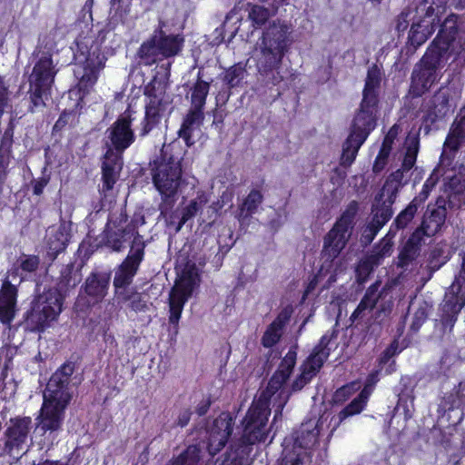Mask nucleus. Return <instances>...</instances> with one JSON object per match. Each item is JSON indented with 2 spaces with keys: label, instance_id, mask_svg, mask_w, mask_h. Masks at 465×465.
<instances>
[{
  "label": "nucleus",
  "instance_id": "obj_4",
  "mask_svg": "<svg viewBox=\"0 0 465 465\" xmlns=\"http://www.w3.org/2000/svg\"><path fill=\"white\" fill-rule=\"evenodd\" d=\"M447 0H424L415 8H408L398 17L397 29L404 31L411 23L409 40L420 46L426 42L440 24Z\"/></svg>",
  "mask_w": 465,
  "mask_h": 465
},
{
  "label": "nucleus",
  "instance_id": "obj_21",
  "mask_svg": "<svg viewBox=\"0 0 465 465\" xmlns=\"http://www.w3.org/2000/svg\"><path fill=\"white\" fill-rule=\"evenodd\" d=\"M203 119L204 114L202 110L189 109L178 132L179 136L184 140L187 146L194 144L196 138L201 135Z\"/></svg>",
  "mask_w": 465,
  "mask_h": 465
},
{
  "label": "nucleus",
  "instance_id": "obj_63",
  "mask_svg": "<svg viewBox=\"0 0 465 465\" xmlns=\"http://www.w3.org/2000/svg\"><path fill=\"white\" fill-rule=\"evenodd\" d=\"M386 163H387V160H384L381 157H379L377 155V157L375 159V162H374V164H373V172L374 173H380L381 171L383 170V168L385 167Z\"/></svg>",
  "mask_w": 465,
  "mask_h": 465
},
{
  "label": "nucleus",
  "instance_id": "obj_40",
  "mask_svg": "<svg viewBox=\"0 0 465 465\" xmlns=\"http://www.w3.org/2000/svg\"><path fill=\"white\" fill-rule=\"evenodd\" d=\"M436 70L422 66L420 70H415L412 74V82L416 85H420L421 89L427 90L436 81Z\"/></svg>",
  "mask_w": 465,
  "mask_h": 465
},
{
  "label": "nucleus",
  "instance_id": "obj_34",
  "mask_svg": "<svg viewBox=\"0 0 465 465\" xmlns=\"http://www.w3.org/2000/svg\"><path fill=\"white\" fill-rule=\"evenodd\" d=\"M139 57L145 65H151L161 60V51L156 41V36L151 40L144 42L139 49Z\"/></svg>",
  "mask_w": 465,
  "mask_h": 465
},
{
  "label": "nucleus",
  "instance_id": "obj_62",
  "mask_svg": "<svg viewBox=\"0 0 465 465\" xmlns=\"http://www.w3.org/2000/svg\"><path fill=\"white\" fill-rule=\"evenodd\" d=\"M7 165H8V163H7L6 157L0 154V183L3 182V180L5 176Z\"/></svg>",
  "mask_w": 465,
  "mask_h": 465
},
{
  "label": "nucleus",
  "instance_id": "obj_52",
  "mask_svg": "<svg viewBox=\"0 0 465 465\" xmlns=\"http://www.w3.org/2000/svg\"><path fill=\"white\" fill-rule=\"evenodd\" d=\"M438 182V177L432 173L425 182V183L423 184V187H422V190L421 192L420 193V194L416 197L418 199V205L424 202L430 190L435 186V184L437 183Z\"/></svg>",
  "mask_w": 465,
  "mask_h": 465
},
{
  "label": "nucleus",
  "instance_id": "obj_51",
  "mask_svg": "<svg viewBox=\"0 0 465 465\" xmlns=\"http://www.w3.org/2000/svg\"><path fill=\"white\" fill-rule=\"evenodd\" d=\"M463 141L464 140L462 138L457 137L456 135H453V134L450 132L443 144L442 154L447 155L449 153L448 151H450V153L457 151Z\"/></svg>",
  "mask_w": 465,
  "mask_h": 465
},
{
  "label": "nucleus",
  "instance_id": "obj_64",
  "mask_svg": "<svg viewBox=\"0 0 465 465\" xmlns=\"http://www.w3.org/2000/svg\"><path fill=\"white\" fill-rule=\"evenodd\" d=\"M391 151V147H388V145L382 144L381 148L378 153V156L381 157L384 160H388Z\"/></svg>",
  "mask_w": 465,
  "mask_h": 465
},
{
  "label": "nucleus",
  "instance_id": "obj_60",
  "mask_svg": "<svg viewBox=\"0 0 465 465\" xmlns=\"http://www.w3.org/2000/svg\"><path fill=\"white\" fill-rule=\"evenodd\" d=\"M191 411L190 410H183L180 412L178 419H177V425L181 427H184L188 424L190 419H191Z\"/></svg>",
  "mask_w": 465,
  "mask_h": 465
},
{
  "label": "nucleus",
  "instance_id": "obj_56",
  "mask_svg": "<svg viewBox=\"0 0 465 465\" xmlns=\"http://www.w3.org/2000/svg\"><path fill=\"white\" fill-rule=\"evenodd\" d=\"M401 132V128L398 124H394L391 127L388 134H386L382 144L388 145V147L392 146V143H394V140L397 138L398 134Z\"/></svg>",
  "mask_w": 465,
  "mask_h": 465
},
{
  "label": "nucleus",
  "instance_id": "obj_27",
  "mask_svg": "<svg viewBox=\"0 0 465 465\" xmlns=\"http://www.w3.org/2000/svg\"><path fill=\"white\" fill-rule=\"evenodd\" d=\"M122 169V158L112 150H107L103 163V191L113 189Z\"/></svg>",
  "mask_w": 465,
  "mask_h": 465
},
{
  "label": "nucleus",
  "instance_id": "obj_48",
  "mask_svg": "<svg viewBox=\"0 0 465 465\" xmlns=\"http://www.w3.org/2000/svg\"><path fill=\"white\" fill-rule=\"evenodd\" d=\"M420 250L416 246L406 242L399 254L398 266L404 267L411 262L419 254Z\"/></svg>",
  "mask_w": 465,
  "mask_h": 465
},
{
  "label": "nucleus",
  "instance_id": "obj_17",
  "mask_svg": "<svg viewBox=\"0 0 465 465\" xmlns=\"http://www.w3.org/2000/svg\"><path fill=\"white\" fill-rule=\"evenodd\" d=\"M232 417L228 412L221 413L206 430L207 450L211 456L218 453L226 444L232 431Z\"/></svg>",
  "mask_w": 465,
  "mask_h": 465
},
{
  "label": "nucleus",
  "instance_id": "obj_20",
  "mask_svg": "<svg viewBox=\"0 0 465 465\" xmlns=\"http://www.w3.org/2000/svg\"><path fill=\"white\" fill-rule=\"evenodd\" d=\"M70 224L61 223L50 226L45 233V244L48 249V255L54 260L57 254L63 252L69 241Z\"/></svg>",
  "mask_w": 465,
  "mask_h": 465
},
{
  "label": "nucleus",
  "instance_id": "obj_28",
  "mask_svg": "<svg viewBox=\"0 0 465 465\" xmlns=\"http://www.w3.org/2000/svg\"><path fill=\"white\" fill-rule=\"evenodd\" d=\"M380 285L381 283L376 282L367 289L363 298L350 317L351 322H354L365 319L376 306L378 298L383 297V293H378Z\"/></svg>",
  "mask_w": 465,
  "mask_h": 465
},
{
  "label": "nucleus",
  "instance_id": "obj_43",
  "mask_svg": "<svg viewBox=\"0 0 465 465\" xmlns=\"http://www.w3.org/2000/svg\"><path fill=\"white\" fill-rule=\"evenodd\" d=\"M378 293H383V297L378 298L375 320L382 321L383 317L388 316L391 311L393 305L392 296L390 295L386 288H383L381 291L378 290Z\"/></svg>",
  "mask_w": 465,
  "mask_h": 465
},
{
  "label": "nucleus",
  "instance_id": "obj_42",
  "mask_svg": "<svg viewBox=\"0 0 465 465\" xmlns=\"http://www.w3.org/2000/svg\"><path fill=\"white\" fill-rule=\"evenodd\" d=\"M206 203L207 199L204 194L198 195L197 198L192 200L189 204L183 209L181 221L176 231H180L183 225L188 220L192 219Z\"/></svg>",
  "mask_w": 465,
  "mask_h": 465
},
{
  "label": "nucleus",
  "instance_id": "obj_23",
  "mask_svg": "<svg viewBox=\"0 0 465 465\" xmlns=\"http://www.w3.org/2000/svg\"><path fill=\"white\" fill-rule=\"evenodd\" d=\"M374 374H372L369 380V383L365 386V388L360 392V394L353 399L351 403H349L343 410H341L337 418H331L329 422H333V426L330 431V436L336 430V429L340 426V424L347 418L359 414L362 411L364 407L367 404L369 396L371 394V390L368 388L370 383L373 381Z\"/></svg>",
  "mask_w": 465,
  "mask_h": 465
},
{
  "label": "nucleus",
  "instance_id": "obj_33",
  "mask_svg": "<svg viewBox=\"0 0 465 465\" xmlns=\"http://www.w3.org/2000/svg\"><path fill=\"white\" fill-rule=\"evenodd\" d=\"M262 200L263 196L260 191L252 190L240 206L239 213L236 216L238 221L243 223L248 220V218L257 211Z\"/></svg>",
  "mask_w": 465,
  "mask_h": 465
},
{
  "label": "nucleus",
  "instance_id": "obj_24",
  "mask_svg": "<svg viewBox=\"0 0 465 465\" xmlns=\"http://www.w3.org/2000/svg\"><path fill=\"white\" fill-rule=\"evenodd\" d=\"M392 209L374 202L372 219L362 232V239L366 243L371 242L378 232L392 216Z\"/></svg>",
  "mask_w": 465,
  "mask_h": 465
},
{
  "label": "nucleus",
  "instance_id": "obj_9",
  "mask_svg": "<svg viewBox=\"0 0 465 465\" xmlns=\"http://www.w3.org/2000/svg\"><path fill=\"white\" fill-rule=\"evenodd\" d=\"M200 285V275L194 264L185 266L169 293V322L177 325L183 306Z\"/></svg>",
  "mask_w": 465,
  "mask_h": 465
},
{
  "label": "nucleus",
  "instance_id": "obj_45",
  "mask_svg": "<svg viewBox=\"0 0 465 465\" xmlns=\"http://www.w3.org/2000/svg\"><path fill=\"white\" fill-rule=\"evenodd\" d=\"M200 457V450L197 446H190L177 459L169 465H197Z\"/></svg>",
  "mask_w": 465,
  "mask_h": 465
},
{
  "label": "nucleus",
  "instance_id": "obj_5",
  "mask_svg": "<svg viewBox=\"0 0 465 465\" xmlns=\"http://www.w3.org/2000/svg\"><path fill=\"white\" fill-rule=\"evenodd\" d=\"M290 27L280 21L273 22L264 30L256 44L255 60L262 74H268L281 66L291 45Z\"/></svg>",
  "mask_w": 465,
  "mask_h": 465
},
{
  "label": "nucleus",
  "instance_id": "obj_11",
  "mask_svg": "<svg viewBox=\"0 0 465 465\" xmlns=\"http://www.w3.org/2000/svg\"><path fill=\"white\" fill-rule=\"evenodd\" d=\"M62 300L56 289H49L35 298L26 316V323L32 331H43L57 319L62 312Z\"/></svg>",
  "mask_w": 465,
  "mask_h": 465
},
{
  "label": "nucleus",
  "instance_id": "obj_2",
  "mask_svg": "<svg viewBox=\"0 0 465 465\" xmlns=\"http://www.w3.org/2000/svg\"><path fill=\"white\" fill-rule=\"evenodd\" d=\"M107 245L114 252H121L124 249V242L127 238L134 236L129 253L125 260L115 271L114 286L116 289L129 285L135 275L144 255V242L140 236L135 226L127 223V216L123 213L118 215H112L106 225Z\"/></svg>",
  "mask_w": 465,
  "mask_h": 465
},
{
  "label": "nucleus",
  "instance_id": "obj_58",
  "mask_svg": "<svg viewBox=\"0 0 465 465\" xmlns=\"http://www.w3.org/2000/svg\"><path fill=\"white\" fill-rule=\"evenodd\" d=\"M374 266H377V264L371 262L370 257H368L365 261H362L359 264L358 269H357L359 277H361L362 274H364V275L369 274L373 270Z\"/></svg>",
  "mask_w": 465,
  "mask_h": 465
},
{
  "label": "nucleus",
  "instance_id": "obj_49",
  "mask_svg": "<svg viewBox=\"0 0 465 465\" xmlns=\"http://www.w3.org/2000/svg\"><path fill=\"white\" fill-rule=\"evenodd\" d=\"M361 385L359 382H351L345 386H342L339 390L336 391L333 396V401L335 403H342L347 401L353 393H355L358 390H360Z\"/></svg>",
  "mask_w": 465,
  "mask_h": 465
},
{
  "label": "nucleus",
  "instance_id": "obj_53",
  "mask_svg": "<svg viewBox=\"0 0 465 465\" xmlns=\"http://www.w3.org/2000/svg\"><path fill=\"white\" fill-rule=\"evenodd\" d=\"M391 359H392V356H391L390 354H387L386 351H383V353L381 354V356L380 358L379 370L377 371V372H379V371L381 372L384 371V372L386 374L391 373L394 371V368H393L394 361H391Z\"/></svg>",
  "mask_w": 465,
  "mask_h": 465
},
{
  "label": "nucleus",
  "instance_id": "obj_32",
  "mask_svg": "<svg viewBox=\"0 0 465 465\" xmlns=\"http://www.w3.org/2000/svg\"><path fill=\"white\" fill-rule=\"evenodd\" d=\"M446 210L444 208L433 209L429 215H425L421 229L426 236H433L444 225Z\"/></svg>",
  "mask_w": 465,
  "mask_h": 465
},
{
  "label": "nucleus",
  "instance_id": "obj_7",
  "mask_svg": "<svg viewBox=\"0 0 465 465\" xmlns=\"http://www.w3.org/2000/svg\"><path fill=\"white\" fill-rule=\"evenodd\" d=\"M331 425L329 415H322L318 420L302 423L293 436L292 446L284 448L285 465H311L312 450L318 442L320 434Z\"/></svg>",
  "mask_w": 465,
  "mask_h": 465
},
{
  "label": "nucleus",
  "instance_id": "obj_6",
  "mask_svg": "<svg viewBox=\"0 0 465 465\" xmlns=\"http://www.w3.org/2000/svg\"><path fill=\"white\" fill-rule=\"evenodd\" d=\"M182 152L178 144L163 145L159 159L153 162V182L164 201L173 197L182 181Z\"/></svg>",
  "mask_w": 465,
  "mask_h": 465
},
{
  "label": "nucleus",
  "instance_id": "obj_47",
  "mask_svg": "<svg viewBox=\"0 0 465 465\" xmlns=\"http://www.w3.org/2000/svg\"><path fill=\"white\" fill-rule=\"evenodd\" d=\"M17 269H21L25 272H35L40 264V259L36 255L22 254L17 262Z\"/></svg>",
  "mask_w": 465,
  "mask_h": 465
},
{
  "label": "nucleus",
  "instance_id": "obj_44",
  "mask_svg": "<svg viewBox=\"0 0 465 465\" xmlns=\"http://www.w3.org/2000/svg\"><path fill=\"white\" fill-rule=\"evenodd\" d=\"M418 210V199L414 198L410 204L401 211L396 217L394 223L398 229L405 228L408 223L413 219Z\"/></svg>",
  "mask_w": 465,
  "mask_h": 465
},
{
  "label": "nucleus",
  "instance_id": "obj_3",
  "mask_svg": "<svg viewBox=\"0 0 465 465\" xmlns=\"http://www.w3.org/2000/svg\"><path fill=\"white\" fill-rule=\"evenodd\" d=\"M74 370L72 363H65L49 379L37 417V428L40 430L54 432L61 429L65 410L73 397L69 384Z\"/></svg>",
  "mask_w": 465,
  "mask_h": 465
},
{
  "label": "nucleus",
  "instance_id": "obj_57",
  "mask_svg": "<svg viewBox=\"0 0 465 465\" xmlns=\"http://www.w3.org/2000/svg\"><path fill=\"white\" fill-rule=\"evenodd\" d=\"M423 236L426 235L425 233H423V230L420 227L411 234L407 242L411 244L412 246H416L420 250V246L423 242Z\"/></svg>",
  "mask_w": 465,
  "mask_h": 465
},
{
  "label": "nucleus",
  "instance_id": "obj_35",
  "mask_svg": "<svg viewBox=\"0 0 465 465\" xmlns=\"http://www.w3.org/2000/svg\"><path fill=\"white\" fill-rule=\"evenodd\" d=\"M156 41L158 43L162 57H170L177 54L183 45V39L178 35L156 36Z\"/></svg>",
  "mask_w": 465,
  "mask_h": 465
},
{
  "label": "nucleus",
  "instance_id": "obj_13",
  "mask_svg": "<svg viewBox=\"0 0 465 465\" xmlns=\"http://www.w3.org/2000/svg\"><path fill=\"white\" fill-rule=\"evenodd\" d=\"M146 105L145 116L143 122L141 135L144 136L155 127L168 106L172 99L166 92V84L161 81L153 80L145 88Z\"/></svg>",
  "mask_w": 465,
  "mask_h": 465
},
{
  "label": "nucleus",
  "instance_id": "obj_19",
  "mask_svg": "<svg viewBox=\"0 0 465 465\" xmlns=\"http://www.w3.org/2000/svg\"><path fill=\"white\" fill-rule=\"evenodd\" d=\"M377 104L371 102L361 101L359 110L357 111L351 134L352 137L360 138V141H365L371 132L376 126Z\"/></svg>",
  "mask_w": 465,
  "mask_h": 465
},
{
  "label": "nucleus",
  "instance_id": "obj_38",
  "mask_svg": "<svg viewBox=\"0 0 465 465\" xmlns=\"http://www.w3.org/2000/svg\"><path fill=\"white\" fill-rule=\"evenodd\" d=\"M364 142L365 141H360V138L352 137L351 134L349 135L343 144V151L341 159L342 165H351L360 147Z\"/></svg>",
  "mask_w": 465,
  "mask_h": 465
},
{
  "label": "nucleus",
  "instance_id": "obj_8",
  "mask_svg": "<svg viewBox=\"0 0 465 465\" xmlns=\"http://www.w3.org/2000/svg\"><path fill=\"white\" fill-rule=\"evenodd\" d=\"M74 54L76 68L74 74L79 78V89L88 92L96 83L100 72L104 68L106 58L98 45L92 40L77 43Z\"/></svg>",
  "mask_w": 465,
  "mask_h": 465
},
{
  "label": "nucleus",
  "instance_id": "obj_61",
  "mask_svg": "<svg viewBox=\"0 0 465 465\" xmlns=\"http://www.w3.org/2000/svg\"><path fill=\"white\" fill-rule=\"evenodd\" d=\"M130 300L131 307L133 310L141 311L143 308L144 304L142 303V300L139 294H134L133 296L130 297Z\"/></svg>",
  "mask_w": 465,
  "mask_h": 465
},
{
  "label": "nucleus",
  "instance_id": "obj_37",
  "mask_svg": "<svg viewBox=\"0 0 465 465\" xmlns=\"http://www.w3.org/2000/svg\"><path fill=\"white\" fill-rule=\"evenodd\" d=\"M393 252V242L389 235L385 236L378 245H376L370 257V262L379 265L384 258L390 257Z\"/></svg>",
  "mask_w": 465,
  "mask_h": 465
},
{
  "label": "nucleus",
  "instance_id": "obj_31",
  "mask_svg": "<svg viewBox=\"0 0 465 465\" xmlns=\"http://www.w3.org/2000/svg\"><path fill=\"white\" fill-rule=\"evenodd\" d=\"M381 80L380 69L374 65L368 70L362 100L378 103V89Z\"/></svg>",
  "mask_w": 465,
  "mask_h": 465
},
{
  "label": "nucleus",
  "instance_id": "obj_10",
  "mask_svg": "<svg viewBox=\"0 0 465 465\" xmlns=\"http://www.w3.org/2000/svg\"><path fill=\"white\" fill-rule=\"evenodd\" d=\"M358 203L351 202L323 239L322 255L332 262L345 248L354 226Z\"/></svg>",
  "mask_w": 465,
  "mask_h": 465
},
{
  "label": "nucleus",
  "instance_id": "obj_22",
  "mask_svg": "<svg viewBox=\"0 0 465 465\" xmlns=\"http://www.w3.org/2000/svg\"><path fill=\"white\" fill-rule=\"evenodd\" d=\"M17 289L10 281L3 282L0 291V322L10 324L16 313Z\"/></svg>",
  "mask_w": 465,
  "mask_h": 465
},
{
  "label": "nucleus",
  "instance_id": "obj_16",
  "mask_svg": "<svg viewBox=\"0 0 465 465\" xmlns=\"http://www.w3.org/2000/svg\"><path fill=\"white\" fill-rule=\"evenodd\" d=\"M132 121L131 113L124 112V114L107 129V138L110 141V143H107L108 150H112L115 154L121 156L123 152L134 142V133L131 128Z\"/></svg>",
  "mask_w": 465,
  "mask_h": 465
},
{
  "label": "nucleus",
  "instance_id": "obj_36",
  "mask_svg": "<svg viewBox=\"0 0 465 465\" xmlns=\"http://www.w3.org/2000/svg\"><path fill=\"white\" fill-rule=\"evenodd\" d=\"M406 153L404 155L401 168L404 171H410L417 158L419 151V138L416 135H408L405 141Z\"/></svg>",
  "mask_w": 465,
  "mask_h": 465
},
{
  "label": "nucleus",
  "instance_id": "obj_15",
  "mask_svg": "<svg viewBox=\"0 0 465 465\" xmlns=\"http://www.w3.org/2000/svg\"><path fill=\"white\" fill-rule=\"evenodd\" d=\"M333 331L326 332L312 353L300 368V373L292 383V391H301L317 374L323 362L327 360L331 350V341L334 338Z\"/></svg>",
  "mask_w": 465,
  "mask_h": 465
},
{
  "label": "nucleus",
  "instance_id": "obj_14",
  "mask_svg": "<svg viewBox=\"0 0 465 465\" xmlns=\"http://www.w3.org/2000/svg\"><path fill=\"white\" fill-rule=\"evenodd\" d=\"M55 74L56 71L50 54L43 55L35 64L29 76L30 89L28 93L32 104L31 112L45 105L44 95L53 84Z\"/></svg>",
  "mask_w": 465,
  "mask_h": 465
},
{
  "label": "nucleus",
  "instance_id": "obj_55",
  "mask_svg": "<svg viewBox=\"0 0 465 465\" xmlns=\"http://www.w3.org/2000/svg\"><path fill=\"white\" fill-rule=\"evenodd\" d=\"M450 132L452 133L453 135L465 140V116H462L460 120L455 121Z\"/></svg>",
  "mask_w": 465,
  "mask_h": 465
},
{
  "label": "nucleus",
  "instance_id": "obj_46",
  "mask_svg": "<svg viewBox=\"0 0 465 465\" xmlns=\"http://www.w3.org/2000/svg\"><path fill=\"white\" fill-rule=\"evenodd\" d=\"M249 6V19L256 25L257 26H261L265 24V22L270 17V11L261 5H248Z\"/></svg>",
  "mask_w": 465,
  "mask_h": 465
},
{
  "label": "nucleus",
  "instance_id": "obj_29",
  "mask_svg": "<svg viewBox=\"0 0 465 465\" xmlns=\"http://www.w3.org/2000/svg\"><path fill=\"white\" fill-rule=\"evenodd\" d=\"M291 315L292 309L284 308L277 318L268 326L262 338V343L264 347H272L279 341L282 334V329L289 322Z\"/></svg>",
  "mask_w": 465,
  "mask_h": 465
},
{
  "label": "nucleus",
  "instance_id": "obj_41",
  "mask_svg": "<svg viewBox=\"0 0 465 465\" xmlns=\"http://www.w3.org/2000/svg\"><path fill=\"white\" fill-rule=\"evenodd\" d=\"M461 364V356L455 346L447 349L440 361V369L444 373L452 371L453 369Z\"/></svg>",
  "mask_w": 465,
  "mask_h": 465
},
{
  "label": "nucleus",
  "instance_id": "obj_50",
  "mask_svg": "<svg viewBox=\"0 0 465 465\" xmlns=\"http://www.w3.org/2000/svg\"><path fill=\"white\" fill-rule=\"evenodd\" d=\"M244 74L245 71L242 66H232L225 73L224 82L230 87L237 86L243 78Z\"/></svg>",
  "mask_w": 465,
  "mask_h": 465
},
{
  "label": "nucleus",
  "instance_id": "obj_30",
  "mask_svg": "<svg viewBox=\"0 0 465 465\" xmlns=\"http://www.w3.org/2000/svg\"><path fill=\"white\" fill-rule=\"evenodd\" d=\"M109 276L103 273H93L85 282V292L95 302L102 300L107 293Z\"/></svg>",
  "mask_w": 465,
  "mask_h": 465
},
{
  "label": "nucleus",
  "instance_id": "obj_18",
  "mask_svg": "<svg viewBox=\"0 0 465 465\" xmlns=\"http://www.w3.org/2000/svg\"><path fill=\"white\" fill-rule=\"evenodd\" d=\"M32 428L29 417L11 419L5 431V448L11 455L19 454L26 444Z\"/></svg>",
  "mask_w": 465,
  "mask_h": 465
},
{
  "label": "nucleus",
  "instance_id": "obj_25",
  "mask_svg": "<svg viewBox=\"0 0 465 465\" xmlns=\"http://www.w3.org/2000/svg\"><path fill=\"white\" fill-rule=\"evenodd\" d=\"M401 168L392 173L386 180L381 193L375 197L378 203H381L389 208L395 202L397 194L402 186L403 173Z\"/></svg>",
  "mask_w": 465,
  "mask_h": 465
},
{
  "label": "nucleus",
  "instance_id": "obj_12",
  "mask_svg": "<svg viewBox=\"0 0 465 465\" xmlns=\"http://www.w3.org/2000/svg\"><path fill=\"white\" fill-rule=\"evenodd\" d=\"M465 305V252L461 269L452 284L445 293L442 304V316L436 328L443 333L450 331L457 320V315Z\"/></svg>",
  "mask_w": 465,
  "mask_h": 465
},
{
  "label": "nucleus",
  "instance_id": "obj_1",
  "mask_svg": "<svg viewBox=\"0 0 465 465\" xmlns=\"http://www.w3.org/2000/svg\"><path fill=\"white\" fill-rule=\"evenodd\" d=\"M295 363L296 351L290 350L270 379L266 389L249 408L242 420V443L252 445L265 440L268 432L270 403L275 408L273 421L282 416V409L290 398V392L283 384L290 377Z\"/></svg>",
  "mask_w": 465,
  "mask_h": 465
},
{
  "label": "nucleus",
  "instance_id": "obj_26",
  "mask_svg": "<svg viewBox=\"0 0 465 465\" xmlns=\"http://www.w3.org/2000/svg\"><path fill=\"white\" fill-rule=\"evenodd\" d=\"M448 41L434 40L433 45L427 50L421 59V65L437 70L445 65L449 60Z\"/></svg>",
  "mask_w": 465,
  "mask_h": 465
},
{
  "label": "nucleus",
  "instance_id": "obj_54",
  "mask_svg": "<svg viewBox=\"0 0 465 465\" xmlns=\"http://www.w3.org/2000/svg\"><path fill=\"white\" fill-rule=\"evenodd\" d=\"M427 319V313L424 309H419L413 315L411 328L413 331H418L420 326L425 322Z\"/></svg>",
  "mask_w": 465,
  "mask_h": 465
},
{
  "label": "nucleus",
  "instance_id": "obj_59",
  "mask_svg": "<svg viewBox=\"0 0 465 465\" xmlns=\"http://www.w3.org/2000/svg\"><path fill=\"white\" fill-rule=\"evenodd\" d=\"M47 183H48V179L45 177H41L40 179L35 180L34 182V186H33L34 193L36 195H40L43 193L44 188L46 186Z\"/></svg>",
  "mask_w": 465,
  "mask_h": 465
},
{
  "label": "nucleus",
  "instance_id": "obj_39",
  "mask_svg": "<svg viewBox=\"0 0 465 465\" xmlns=\"http://www.w3.org/2000/svg\"><path fill=\"white\" fill-rule=\"evenodd\" d=\"M208 93L209 84L203 80L197 81L192 89V104L190 109H199L203 111Z\"/></svg>",
  "mask_w": 465,
  "mask_h": 465
}]
</instances>
